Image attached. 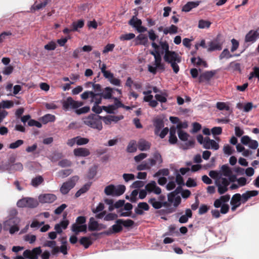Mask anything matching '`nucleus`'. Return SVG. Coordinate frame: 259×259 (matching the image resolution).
Returning a JSON list of instances; mask_svg holds the SVG:
<instances>
[{
    "instance_id": "nucleus-1",
    "label": "nucleus",
    "mask_w": 259,
    "mask_h": 259,
    "mask_svg": "<svg viewBox=\"0 0 259 259\" xmlns=\"http://www.w3.org/2000/svg\"><path fill=\"white\" fill-rule=\"evenodd\" d=\"M17 211L16 209L11 210L9 219L4 223V229L5 230H9L11 234H13L19 230V224L20 219L16 217Z\"/></svg>"
},
{
    "instance_id": "nucleus-2",
    "label": "nucleus",
    "mask_w": 259,
    "mask_h": 259,
    "mask_svg": "<svg viewBox=\"0 0 259 259\" xmlns=\"http://www.w3.org/2000/svg\"><path fill=\"white\" fill-rule=\"evenodd\" d=\"M163 60L170 64L174 73L177 74L179 72L180 68L178 64L181 62L182 57L177 53L172 51L166 52L164 55Z\"/></svg>"
},
{
    "instance_id": "nucleus-3",
    "label": "nucleus",
    "mask_w": 259,
    "mask_h": 259,
    "mask_svg": "<svg viewBox=\"0 0 259 259\" xmlns=\"http://www.w3.org/2000/svg\"><path fill=\"white\" fill-rule=\"evenodd\" d=\"M182 189L181 185L178 186L176 190L169 193L167 195V199L172 207L168 209V213H172L175 211L176 208L179 205L181 202V198L179 194L182 192Z\"/></svg>"
},
{
    "instance_id": "nucleus-4",
    "label": "nucleus",
    "mask_w": 259,
    "mask_h": 259,
    "mask_svg": "<svg viewBox=\"0 0 259 259\" xmlns=\"http://www.w3.org/2000/svg\"><path fill=\"white\" fill-rule=\"evenodd\" d=\"M182 189L181 185L178 186L176 190L169 193L167 195V199L172 207L168 209V213H172L175 211L176 208L179 205L181 202V198L179 194L182 192Z\"/></svg>"
},
{
    "instance_id": "nucleus-5",
    "label": "nucleus",
    "mask_w": 259,
    "mask_h": 259,
    "mask_svg": "<svg viewBox=\"0 0 259 259\" xmlns=\"http://www.w3.org/2000/svg\"><path fill=\"white\" fill-rule=\"evenodd\" d=\"M82 120L84 124L92 128L97 129L100 131L103 128L102 116L100 115L91 114L83 118Z\"/></svg>"
},
{
    "instance_id": "nucleus-6",
    "label": "nucleus",
    "mask_w": 259,
    "mask_h": 259,
    "mask_svg": "<svg viewBox=\"0 0 259 259\" xmlns=\"http://www.w3.org/2000/svg\"><path fill=\"white\" fill-rule=\"evenodd\" d=\"M125 189V186L123 185L115 186L111 184L105 188L104 192L107 195L119 196L124 193Z\"/></svg>"
},
{
    "instance_id": "nucleus-7",
    "label": "nucleus",
    "mask_w": 259,
    "mask_h": 259,
    "mask_svg": "<svg viewBox=\"0 0 259 259\" xmlns=\"http://www.w3.org/2000/svg\"><path fill=\"white\" fill-rule=\"evenodd\" d=\"M81 98L83 100H86L91 98L90 102L93 103L94 105H99L101 103L102 96L100 93H96L93 91H85L80 95Z\"/></svg>"
},
{
    "instance_id": "nucleus-8",
    "label": "nucleus",
    "mask_w": 259,
    "mask_h": 259,
    "mask_svg": "<svg viewBox=\"0 0 259 259\" xmlns=\"http://www.w3.org/2000/svg\"><path fill=\"white\" fill-rule=\"evenodd\" d=\"M83 102L75 101L71 97L66 98L62 102V108L65 111H68L71 109H75L82 106Z\"/></svg>"
},
{
    "instance_id": "nucleus-9",
    "label": "nucleus",
    "mask_w": 259,
    "mask_h": 259,
    "mask_svg": "<svg viewBox=\"0 0 259 259\" xmlns=\"http://www.w3.org/2000/svg\"><path fill=\"white\" fill-rule=\"evenodd\" d=\"M38 205L37 200L31 197H25L19 200L17 205L19 207L35 208Z\"/></svg>"
},
{
    "instance_id": "nucleus-10",
    "label": "nucleus",
    "mask_w": 259,
    "mask_h": 259,
    "mask_svg": "<svg viewBox=\"0 0 259 259\" xmlns=\"http://www.w3.org/2000/svg\"><path fill=\"white\" fill-rule=\"evenodd\" d=\"M229 181L227 178L221 177L216 180L215 184L218 188V192L220 195L225 194L229 190Z\"/></svg>"
},
{
    "instance_id": "nucleus-11",
    "label": "nucleus",
    "mask_w": 259,
    "mask_h": 259,
    "mask_svg": "<svg viewBox=\"0 0 259 259\" xmlns=\"http://www.w3.org/2000/svg\"><path fill=\"white\" fill-rule=\"evenodd\" d=\"M79 177L75 176L71 178L66 182H64L60 188V192L63 194H67L69 191L75 185L76 182L78 180Z\"/></svg>"
},
{
    "instance_id": "nucleus-12",
    "label": "nucleus",
    "mask_w": 259,
    "mask_h": 259,
    "mask_svg": "<svg viewBox=\"0 0 259 259\" xmlns=\"http://www.w3.org/2000/svg\"><path fill=\"white\" fill-rule=\"evenodd\" d=\"M41 252L42 250L40 247H37L33 248L32 250H25L23 253V255L28 259H38V256Z\"/></svg>"
},
{
    "instance_id": "nucleus-13",
    "label": "nucleus",
    "mask_w": 259,
    "mask_h": 259,
    "mask_svg": "<svg viewBox=\"0 0 259 259\" xmlns=\"http://www.w3.org/2000/svg\"><path fill=\"white\" fill-rule=\"evenodd\" d=\"M142 22L141 19L134 16L128 21V24L135 28L139 32H144L147 28L142 25Z\"/></svg>"
},
{
    "instance_id": "nucleus-14",
    "label": "nucleus",
    "mask_w": 259,
    "mask_h": 259,
    "mask_svg": "<svg viewBox=\"0 0 259 259\" xmlns=\"http://www.w3.org/2000/svg\"><path fill=\"white\" fill-rule=\"evenodd\" d=\"M149 203H150L152 206L155 208V209H159L162 207V206H164L166 208V213H169L168 212V209L170 207H172V206L171 205V203L168 202V201H165V202H162L159 201V200H157L156 198H153L149 199L148 201Z\"/></svg>"
},
{
    "instance_id": "nucleus-15",
    "label": "nucleus",
    "mask_w": 259,
    "mask_h": 259,
    "mask_svg": "<svg viewBox=\"0 0 259 259\" xmlns=\"http://www.w3.org/2000/svg\"><path fill=\"white\" fill-rule=\"evenodd\" d=\"M259 38V33L257 30H251L246 35L244 38L245 43L248 46L254 43Z\"/></svg>"
},
{
    "instance_id": "nucleus-16",
    "label": "nucleus",
    "mask_w": 259,
    "mask_h": 259,
    "mask_svg": "<svg viewBox=\"0 0 259 259\" xmlns=\"http://www.w3.org/2000/svg\"><path fill=\"white\" fill-rule=\"evenodd\" d=\"M242 144L247 146L252 149H256L258 146L257 141L251 139L248 136H243L240 140Z\"/></svg>"
},
{
    "instance_id": "nucleus-17",
    "label": "nucleus",
    "mask_w": 259,
    "mask_h": 259,
    "mask_svg": "<svg viewBox=\"0 0 259 259\" xmlns=\"http://www.w3.org/2000/svg\"><path fill=\"white\" fill-rule=\"evenodd\" d=\"M223 41L219 39V37L208 43L207 51L212 52L216 50H221L223 45Z\"/></svg>"
},
{
    "instance_id": "nucleus-18",
    "label": "nucleus",
    "mask_w": 259,
    "mask_h": 259,
    "mask_svg": "<svg viewBox=\"0 0 259 259\" xmlns=\"http://www.w3.org/2000/svg\"><path fill=\"white\" fill-rule=\"evenodd\" d=\"M151 167L158 164L161 166L163 162L162 156L158 151H155L153 154V158H149L147 159Z\"/></svg>"
},
{
    "instance_id": "nucleus-19",
    "label": "nucleus",
    "mask_w": 259,
    "mask_h": 259,
    "mask_svg": "<svg viewBox=\"0 0 259 259\" xmlns=\"http://www.w3.org/2000/svg\"><path fill=\"white\" fill-rule=\"evenodd\" d=\"M56 199V196L53 194H41L38 196L39 201L41 203H51L55 201Z\"/></svg>"
},
{
    "instance_id": "nucleus-20",
    "label": "nucleus",
    "mask_w": 259,
    "mask_h": 259,
    "mask_svg": "<svg viewBox=\"0 0 259 259\" xmlns=\"http://www.w3.org/2000/svg\"><path fill=\"white\" fill-rule=\"evenodd\" d=\"M203 147L206 149H211L217 150L219 148V145L214 140H211L208 137L204 138Z\"/></svg>"
},
{
    "instance_id": "nucleus-21",
    "label": "nucleus",
    "mask_w": 259,
    "mask_h": 259,
    "mask_svg": "<svg viewBox=\"0 0 259 259\" xmlns=\"http://www.w3.org/2000/svg\"><path fill=\"white\" fill-rule=\"evenodd\" d=\"M145 188L148 192H153L156 194H160L161 192L160 188L157 186L156 182L154 181L147 184Z\"/></svg>"
},
{
    "instance_id": "nucleus-22",
    "label": "nucleus",
    "mask_w": 259,
    "mask_h": 259,
    "mask_svg": "<svg viewBox=\"0 0 259 259\" xmlns=\"http://www.w3.org/2000/svg\"><path fill=\"white\" fill-rule=\"evenodd\" d=\"M122 219H118L116 221V224L112 226L111 230H110L105 233L107 235H109L112 233H118L122 231Z\"/></svg>"
},
{
    "instance_id": "nucleus-23",
    "label": "nucleus",
    "mask_w": 259,
    "mask_h": 259,
    "mask_svg": "<svg viewBox=\"0 0 259 259\" xmlns=\"http://www.w3.org/2000/svg\"><path fill=\"white\" fill-rule=\"evenodd\" d=\"M258 191L257 190L247 191L241 195V202L242 203L246 202L249 199L252 197L256 196L258 195Z\"/></svg>"
},
{
    "instance_id": "nucleus-24",
    "label": "nucleus",
    "mask_w": 259,
    "mask_h": 259,
    "mask_svg": "<svg viewBox=\"0 0 259 259\" xmlns=\"http://www.w3.org/2000/svg\"><path fill=\"white\" fill-rule=\"evenodd\" d=\"M74 155L77 157H86L90 155V150L86 148H77L73 150Z\"/></svg>"
},
{
    "instance_id": "nucleus-25",
    "label": "nucleus",
    "mask_w": 259,
    "mask_h": 259,
    "mask_svg": "<svg viewBox=\"0 0 259 259\" xmlns=\"http://www.w3.org/2000/svg\"><path fill=\"white\" fill-rule=\"evenodd\" d=\"M230 199V195L229 194L221 196L219 199H216L213 205L215 208H219L223 204H226Z\"/></svg>"
},
{
    "instance_id": "nucleus-26",
    "label": "nucleus",
    "mask_w": 259,
    "mask_h": 259,
    "mask_svg": "<svg viewBox=\"0 0 259 259\" xmlns=\"http://www.w3.org/2000/svg\"><path fill=\"white\" fill-rule=\"evenodd\" d=\"M149 209V206L146 202H140L137 207L135 208V211L137 214L142 215L144 214V211H147Z\"/></svg>"
},
{
    "instance_id": "nucleus-27",
    "label": "nucleus",
    "mask_w": 259,
    "mask_h": 259,
    "mask_svg": "<svg viewBox=\"0 0 259 259\" xmlns=\"http://www.w3.org/2000/svg\"><path fill=\"white\" fill-rule=\"evenodd\" d=\"M87 225H79L76 224H73L71 226V230L76 235L79 234V232H87Z\"/></svg>"
},
{
    "instance_id": "nucleus-28",
    "label": "nucleus",
    "mask_w": 259,
    "mask_h": 259,
    "mask_svg": "<svg viewBox=\"0 0 259 259\" xmlns=\"http://www.w3.org/2000/svg\"><path fill=\"white\" fill-rule=\"evenodd\" d=\"M169 131V137L168 142L171 144H175L177 143L178 139L176 136L177 129L175 126H172L170 127Z\"/></svg>"
},
{
    "instance_id": "nucleus-29",
    "label": "nucleus",
    "mask_w": 259,
    "mask_h": 259,
    "mask_svg": "<svg viewBox=\"0 0 259 259\" xmlns=\"http://www.w3.org/2000/svg\"><path fill=\"white\" fill-rule=\"evenodd\" d=\"M137 146L140 151H144L150 149L151 144L144 139H140L138 141Z\"/></svg>"
},
{
    "instance_id": "nucleus-30",
    "label": "nucleus",
    "mask_w": 259,
    "mask_h": 259,
    "mask_svg": "<svg viewBox=\"0 0 259 259\" xmlns=\"http://www.w3.org/2000/svg\"><path fill=\"white\" fill-rule=\"evenodd\" d=\"M220 173V178H221V177H226L227 178L228 176H230V175H232V170L228 165L224 164L221 166Z\"/></svg>"
},
{
    "instance_id": "nucleus-31",
    "label": "nucleus",
    "mask_w": 259,
    "mask_h": 259,
    "mask_svg": "<svg viewBox=\"0 0 259 259\" xmlns=\"http://www.w3.org/2000/svg\"><path fill=\"white\" fill-rule=\"evenodd\" d=\"M154 125L155 126V134L158 135L161 128L164 126V122L161 118H156L154 120Z\"/></svg>"
},
{
    "instance_id": "nucleus-32",
    "label": "nucleus",
    "mask_w": 259,
    "mask_h": 259,
    "mask_svg": "<svg viewBox=\"0 0 259 259\" xmlns=\"http://www.w3.org/2000/svg\"><path fill=\"white\" fill-rule=\"evenodd\" d=\"M200 4V2H190L185 4L182 8V11L186 12L190 11L192 9L196 8Z\"/></svg>"
},
{
    "instance_id": "nucleus-33",
    "label": "nucleus",
    "mask_w": 259,
    "mask_h": 259,
    "mask_svg": "<svg viewBox=\"0 0 259 259\" xmlns=\"http://www.w3.org/2000/svg\"><path fill=\"white\" fill-rule=\"evenodd\" d=\"M192 212L190 209L188 208L185 211V214L182 215L179 220V222L181 224H184L188 222L189 218H192Z\"/></svg>"
},
{
    "instance_id": "nucleus-34",
    "label": "nucleus",
    "mask_w": 259,
    "mask_h": 259,
    "mask_svg": "<svg viewBox=\"0 0 259 259\" xmlns=\"http://www.w3.org/2000/svg\"><path fill=\"white\" fill-rule=\"evenodd\" d=\"M217 72L215 70L207 71L203 73L200 77V79H204L207 81H209Z\"/></svg>"
},
{
    "instance_id": "nucleus-35",
    "label": "nucleus",
    "mask_w": 259,
    "mask_h": 259,
    "mask_svg": "<svg viewBox=\"0 0 259 259\" xmlns=\"http://www.w3.org/2000/svg\"><path fill=\"white\" fill-rule=\"evenodd\" d=\"M191 63L194 65L196 66H199L201 65H202L204 67H207V64L205 61L203 60L201 58L199 57H198L197 58L196 57H192L191 59Z\"/></svg>"
},
{
    "instance_id": "nucleus-36",
    "label": "nucleus",
    "mask_w": 259,
    "mask_h": 259,
    "mask_svg": "<svg viewBox=\"0 0 259 259\" xmlns=\"http://www.w3.org/2000/svg\"><path fill=\"white\" fill-rule=\"evenodd\" d=\"M113 92V89L110 87H106L105 88L104 91L100 93L102 98L105 99H110L112 98V95Z\"/></svg>"
},
{
    "instance_id": "nucleus-37",
    "label": "nucleus",
    "mask_w": 259,
    "mask_h": 259,
    "mask_svg": "<svg viewBox=\"0 0 259 259\" xmlns=\"http://www.w3.org/2000/svg\"><path fill=\"white\" fill-rule=\"evenodd\" d=\"M136 40L138 41V42H137V44L138 45H142L145 46H146L148 45V37L145 34H139L138 36H137Z\"/></svg>"
},
{
    "instance_id": "nucleus-38",
    "label": "nucleus",
    "mask_w": 259,
    "mask_h": 259,
    "mask_svg": "<svg viewBox=\"0 0 259 259\" xmlns=\"http://www.w3.org/2000/svg\"><path fill=\"white\" fill-rule=\"evenodd\" d=\"M241 196L239 193H236L233 195L230 201L231 204H235L240 206L241 202Z\"/></svg>"
},
{
    "instance_id": "nucleus-39",
    "label": "nucleus",
    "mask_w": 259,
    "mask_h": 259,
    "mask_svg": "<svg viewBox=\"0 0 259 259\" xmlns=\"http://www.w3.org/2000/svg\"><path fill=\"white\" fill-rule=\"evenodd\" d=\"M159 49H160L159 52L161 54L164 53L165 54L166 52L170 51L169 50V45L166 41H160L159 42Z\"/></svg>"
},
{
    "instance_id": "nucleus-40",
    "label": "nucleus",
    "mask_w": 259,
    "mask_h": 259,
    "mask_svg": "<svg viewBox=\"0 0 259 259\" xmlns=\"http://www.w3.org/2000/svg\"><path fill=\"white\" fill-rule=\"evenodd\" d=\"M99 224L98 222L95 220L94 218H91L90 219V222L88 225V229L91 231H96L98 230Z\"/></svg>"
},
{
    "instance_id": "nucleus-41",
    "label": "nucleus",
    "mask_w": 259,
    "mask_h": 259,
    "mask_svg": "<svg viewBox=\"0 0 259 259\" xmlns=\"http://www.w3.org/2000/svg\"><path fill=\"white\" fill-rule=\"evenodd\" d=\"M228 69L232 71H239L241 72V65L239 63L235 62H231L228 66Z\"/></svg>"
},
{
    "instance_id": "nucleus-42",
    "label": "nucleus",
    "mask_w": 259,
    "mask_h": 259,
    "mask_svg": "<svg viewBox=\"0 0 259 259\" xmlns=\"http://www.w3.org/2000/svg\"><path fill=\"white\" fill-rule=\"evenodd\" d=\"M178 27L174 25H171L168 27H166L163 29V33L165 35L169 33L170 34H176L178 33Z\"/></svg>"
},
{
    "instance_id": "nucleus-43",
    "label": "nucleus",
    "mask_w": 259,
    "mask_h": 259,
    "mask_svg": "<svg viewBox=\"0 0 259 259\" xmlns=\"http://www.w3.org/2000/svg\"><path fill=\"white\" fill-rule=\"evenodd\" d=\"M79 243L80 244L82 245L85 248H88L92 244L91 237H81L79 240Z\"/></svg>"
},
{
    "instance_id": "nucleus-44",
    "label": "nucleus",
    "mask_w": 259,
    "mask_h": 259,
    "mask_svg": "<svg viewBox=\"0 0 259 259\" xmlns=\"http://www.w3.org/2000/svg\"><path fill=\"white\" fill-rule=\"evenodd\" d=\"M91 187L90 183H87L84 185L79 190H78L75 194V197L77 198L79 197L81 194L85 193L90 189Z\"/></svg>"
},
{
    "instance_id": "nucleus-45",
    "label": "nucleus",
    "mask_w": 259,
    "mask_h": 259,
    "mask_svg": "<svg viewBox=\"0 0 259 259\" xmlns=\"http://www.w3.org/2000/svg\"><path fill=\"white\" fill-rule=\"evenodd\" d=\"M44 182V179L41 176H38L33 178L31 181V185L34 187H37Z\"/></svg>"
},
{
    "instance_id": "nucleus-46",
    "label": "nucleus",
    "mask_w": 259,
    "mask_h": 259,
    "mask_svg": "<svg viewBox=\"0 0 259 259\" xmlns=\"http://www.w3.org/2000/svg\"><path fill=\"white\" fill-rule=\"evenodd\" d=\"M137 151V144L135 140H131L126 148V151L128 153H133Z\"/></svg>"
},
{
    "instance_id": "nucleus-47",
    "label": "nucleus",
    "mask_w": 259,
    "mask_h": 259,
    "mask_svg": "<svg viewBox=\"0 0 259 259\" xmlns=\"http://www.w3.org/2000/svg\"><path fill=\"white\" fill-rule=\"evenodd\" d=\"M84 26V21L82 20H79L76 22H73L71 25L72 30L75 31L78 30V28H81Z\"/></svg>"
},
{
    "instance_id": "nucleus-48",
    "label": "nucleus",
    "mask_w": 259,
    "mask_h": 259,
    "mask_svg": "<svg viewBox=\"0 0 259 259\" xmlns=\"http://www.w3.org/2000/svg\"><path fill=\"white\" fill-rule=\"evenodd\" d=\"M151 167V166L147 160V161H143L142 163L138 165L137 166V169L138 170H143L146 169H150Z\"/></svg>"
},
{
    "instance_id": "nucleus-49",
    "label": "nucleus",
    "mask_w": 259,
    "mask_h": 259,
    "mask_svg": "<svg viewBox=\"0 0 259 259\" xmlns=\"http://www.w3.org/2000/svg\"><path fill=\"white\" fill-rule=\"evenodd\" d=\"M211 22L209 21L200 20L198 22V27L200 29L208 28L210 27Z\"/></svg>"
},
{
    "instance_id": "nucleus-50",
    "label": "nucleus",
    "mask_w": 259,
    "mask_h": 259,
    "mask_svg": "<svg viewBox=\"0 0 259 259\" xmlns=\"http://www.w3.org/2000/svg\"><path fill=\"white\" fill-rule=\"evenodd\" d=\"M223 152L225 154L231 155L235 152V150L229 144H226L224 146Z\"/></svg>"
},
{
    "instance_id": "nucleus-51",
    "label": "nucleus",
    "mask_w": 259,
    "mask_h": 259,
    "mask_svg": "<svg viewBox=\"0 0 259 259\" xmlns=\"http://www.w3.org/2000/svg\"><path fill=\"white\" fill-rule=\"evenodd\" d=\"M178 135L179 139L183 141H187L189 137V135L182 130H178Z\"/></svg>"
},
{
    "instance_id": "nucleus-52",
    "label": "nucleus",
    "mask_w": 259,
    "mask_h": 259,
    "mask_svg": "<svg viewBox=\"0 0 259 259\" xmlns=\"http://www.w3.org/2000/svg\"><path fill=\"white\" fill-rule=\"evenodd\" d=\"M1 104L3 109H10L14 106V102L10 100H4Z\"/></svg>"
},
{
    "instance_id": "nucleus-53",
    "label": "nucleus",
    "mask_w": 259,
    "mask_h": 259,
    "mask_svg": "<svg viewBox=\"0 0 259 259\" xmlns=\"http://www.w3.org/2000/svg\"><path fill=\"white\" fill-rule=\"evenodd\" d=\"M185 142H186L182 146L183 149L186 150L194 147L195 143L194 139H190Z\"/></svg>"
},
{
    "instance_id": "nucleus-54",
    "label": "nucleus",
    "mask_w": 259,
    "mask_h": 259,
    "mask_svg": "<svg viewBox=\"0 0 259 259\" xmlns=\"http://www.w3.org/2000/svg\"><path fill=\"white\" fill-rule=\"evenodd\" d=\"M76 144L77 145H83L88 144L89 142V139L85 138H82L80 136L76 137Z\"/></svg>"
},
{
    "instance_id": "nucleus-55",
    "label": "nucleus",
    "mask_w": 259,
    "mask_h": 259,
    "mask_svg": "<svg viewBox=\"0 0 259 259\" xmlns=\"http://www.w3.org/2000/svg\"><path fill=\"white\" fill-rule=\"evenodd\" d=\"M233 56L230 54L229 51L228 49H225L223 52L221 53L219 56L220 59L222 60L224 58H226L227 59L233 57Z\"/></svg>"
},
{
    "instance_id": "nucleus-56",
    "label": "nucleus",
    "mask_w": 259,
    "mask_h": 259,
    "mask_svg": "<svg viewBox=\"0 0 259 259\" xmlns=\"http://www.w3.org/2000/svg\"><path fill=\"white\" fill-rule=\"evenodd\" d=\"M167 95L166 94H156L155 95V98L157 101L161 102V103H165L167 101Z\"/></svg>"
},
{
    "instance_id": "nucleus-57",
    "label": "nucleus",
    "mask_w": 259,
    "mask_h": 259,
    "mask_svg": "<svg viewBox=\"0 0 259 259\" xmlns=\"http://www.w3.org/2000/svg\"><path fill=\"white\" fill-rule=\"evenodd\" d=\"M135 37V35L133 33H126L122 34L120 36V39L121 40H129Z\"/></svg>"
},
{
    "instance_id": "nucleus-58",
    "label": "nucleus",
    "mask_w": 259,
    "mask_h": 259,
    "mask_svg": "<svg viewBox=\"0 0 259 259\" xmlns=\"http://www.w3.org/2000/svg\"><path fill=\"white\" fill-rule=\"evenodd\" d=\"M24 143V141L22 140H18L15 142L12 143L9 145L10 149H14L18 148Z\"/></svg>"
},
{
    "instance_id": "nucleus-59",
    "label": "nucleus",
    "mask_w": 259,
    "mask_h": 259,
    "mask_svg": "<svg viewBox=\"0 0 259 259\" xmlns=\"http://www.w3.org/2000/svg\"><path fill=\"white\" fill-rule=\"evenodd\" d=\"M90 110V108L89 106H84L79 109H76L75 112L78 115H80L82 114H84L88 113Z\"/></svg>"
},
{
    "instance_id": "nucleus-60",
    "label": "nucleus",
    "mask_w": 259,
    "mask_h": 259,
    "mask_svg": "<svg viewBox=\"0 0 259 259\" xmlns=\"http://www.w3.org/2000/svg\"><path fill=\"white\" fill-rule=\"evenodd\" d=\"M217 108L220 110H225L229 111L230 110V107L226 105L224 102H218L216 105Z\"/></svg>"
},
{
    "instance_id": "nucleus-61",
    "label": "nucleus",
    "mask_w": 259,
    "mask_h": 259,
    "mask_svg": "<svg viewBox=\"0 0 259 259\" xmlns=\"http://www.w3.org/2000/svg\"><path fill=\"white\" fill-rule=\"evenodd\" d=\"M72 172V170L71 169H67L61 170L59 171V176L62 178H65L70 175Z\"/></svg>"
},
{
    "instance_id": "nucleus-62",
    "label": "nucleus",
    "mask_w": 259,
    "mask_h": 259,
    "mask_svg": "<svg viewBox=\"0 0 259 259\" xmlns=\"http://www.w3.org/2000/svg\"><path fill=\"white\" fill-rule=\"evenodd\" d=\"M42 121L45 123L54 121L55 119V116L51 114H47L42 117Z\"/></svg>"
},
{
    "instance_id": "nucleus-63",
    "label": "nucleus",
    "mask_w": 259,
    "mask_h": 259,
    "mask_svg": "<svg viewBox=\"0 0 259 259\" xmlns=\"http://www.w3.org/2000/svg\"><path fill=\"white\" fill-rule=\"evenodd\" d=\"M44 48L48 51H53L56 48V44L55 41H51L48 44L46 45Z\"/></svg>"
},
{
    "instance_id": "nucleus-64",
    "label": "nucleus",
    "mask_w": 259,
    "mask_h": 259,
    "mask_svg": "<svg viewBox=\"0 0 259 259\" xmlns=\"http://www.w3.org/2000/svg\"><path fill=\"white\" fill-rule=\"evenodd\" d=\"M118 215L115 213H109L106 215L104 217V220L106 221H112L116 219Z\"/></svg>"
}]
</instances>
